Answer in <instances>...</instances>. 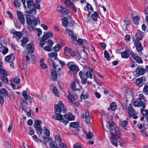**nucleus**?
<instances>
[{
    "label": "nucleus",
    "mask_w": 148,
    "mask_h": 148,
    "mask_svg": "<svg viewBox=\"0 0 148 148\" xmlns=\"http://www.w3.org/2000/svg\"><path fill=\"white\" fill-rule=\"evenodd\" d=\"M79 75L81 78V82L82 84H85L87 83H88V84H89V82L87 81V79L86 77H84V74L82 71H80L79 72Z\"/></svg>",
    "instance_id": "nucleus-9"
},
{
    "label": "nucleus",
    "mask_w": 148,
    "mask_h": 148,
    "mask_svg": "<svg viewBox=\"0 0 148 148\" xmlns=\"http://www.w3.org/2000/svg\"><path fill=\"white\" fill-rule=\"evenodd\" d=\"M27 7L29 9H31L33 7L34 5V1H33L28 0L27 1Z\"/></svg>",
    "instance_id": "nucleus-29"
},
{
    "label": "nucleus",
    "mask_w": 148,
    "mask_h": 148,
    "mask_svg": "<svg viewBox=\"0 0 148 148\" xmlns=\"http://www.w3.org/2000/svg\"><path fill=\"white\" fill-rule=\"evenodd\" d=\"M61 48V45L60 44H57L54 47L53 49L55 52H56L59 51Z\"/></svg>",
    "instance_id": "nucleus-41"
},
{
    "label": "nucleus",
    "mask_w": 148,
    "mask_h": 148,
    "mask_svg": "<svg viewBox=\"0 0 148 148\" xmlns=\"http://www.w3.org/2000/svg\"><path fill=\"white\" fill-rule=\"evenodd\" d=\"M135 36L136 38L135 40L138 41L141 40L144 37V33L142 32H138L135 34Z\"/></svg>",
    "instance_id": "nucleus-14"
},
{
    "label": "nucleus",
    "mask_w": 148,
    "mask_h": 148,
    "mask_svg": "<svg viewBox=\"0 0 148 148\" xmlns=\"http://www.w3.org/2000/svg\"><path fill=\"white\" fill-rule=\"evenodd\" d=\"M93 136V134L92 132H89L87 134L86 138L87 139H90L92 138Z\"/></svg>",
    "instance_id": "nucleus-49"
},
{
    "label": "nucleus",
    "mask_w": 148,
    "mask_h": 148,
    "mask_svg": "<svg viewBox=\"0 0 148 148\" xmlns=\"http://www.w3.org/2000/svg\"><path fill=\"white\" fill-rule=\"evenodd\" d=\"M54 70H52L51 71V73L52 77L54 79H56L57 77V73Z\"/></svg>",
    "instance_id": "nucleus-37"
},
{
    "label": "nucleus",
    "mask_w": 148,
    "mask_h": 148,
    "mask_svg": "<svg viewBox=\"0 0 148 148\" xmlns=\"http://www.w3.org/2000/svg\"><path fill=\"white\" fill-rule=\"evenodd\" d=\"M51 46H46L44 47V49L45 51H47L49 52L51 51Z\"/></svg>",
    "instance_id": "nucleus-57"
},
{
    "label": "nucleus",
    "mask_w": 148,
    "mask_h": 148,
    "mask_svg": "<svg viewBox=\"0 0 148 148\" xmlns=\"http://www.w3.org/2000/svg\"><path fill=\"white\" fill-rule=\"evenodd\" d=\"M114 131L116 136L118 138L120 137L121 136V131L119 130V128L118 127H116L114 129Z\"/></svg>",
    "instance_id": "nucleus-25"
},
{
    "label": "nucleus",
    "mask_w": 148,
    "mask_h": 148,
    "mask_svg": "<svg viewBox=\"0 0 148 148\" xmlns=\"http://www.w3.org/2000/svg\"><path fill=\"white\" fill-rule=\"evenodd\" d=\"M92 19L95 21H97V18L99 17L98 12L97 11H95L93 14L91 16Z\"/></svg>",
    "instance_id": "nucleus-19"
},
{
    "label": "nucleus",
    "mask_w": 148,
    "mask_h": 148,
    "mask_svg": "<svg viewBox=\"0 0 148 148\" xmlns=\"http://www.w3.org/2000/svg\"><path fill=\"white\" fill-rule=\"evenodd\" d=\"M69 69V71L74 73H77L79 71V69L77 66L72 62H69L67 64Z\"/></svg>",
    "instance_id": "nucleus-4"
},
{
    "label": "nucleus",
    "mask_w": 148,
    "mask_h": 148,
    "mask_svg": "<svg viewBox=\"0 0 148 148\" xmlns=\"http://www.w3.org/2000/svg\"><path fill=\"white\" fill-rule=\"evenodd\" d=\"M78 123L76 122H73L70 123V126L73 128H76L78 125Z\"/></svg>",
    "instance_id": "nucleus-43"
},
{
    "label": "nucleus",
    "mask_w": 148,
    "mask_h": 148,
    "mask_svg": "<svg viewBox=\"0 0 148 148\" xmlns=\"http://www.w3.org/2000/svg\"><path fill=\"white\" fill-rule=\"evenodd\" d=\"M49 145L51 148H55L57 146V144L56 142L53 140H51L49 142Z\"/></svg>",
    "instance_id": "nucleus-30"
},
{
    "label": "nucleus",
    "mask_w": 148,
    "mask_h": 148,
    "mask_svg": "<svg viewBox=\"0 0 148 148\" xmlns=\"http://www.w3.org/2000/svg\"><path fill=\"white\" fill-rule=\"evenodd\" d=\"M47 40L46 38L44 37V36H42L41 38V40L40 42V45L42 48L43 47L45 44L46 42V40Z\"/></svg>",
    "instance_id": "nucleus-24"
},
{
    "label": "nucleus",
    "mask_w": 148,
    "mask_h": 148,
    "mask_svg": "<svg viewBox=\"0 0 148 148\" xmlns=\"http://www.w3.org/2000/svg\"><path fill=\"white\" fill-rule=\"evenodd\" d=\"M63 119L62 115L60 114H57V115L56 116L55 120H62Z\"/></svg>",
    "instance_id": "nucleus-50"
},
{
    "label": "nucleus",
    "mask_w": 148,
    "mask_h": 148,
    "mask_svg": "<svg viewBox=\"0 0 148 148\" xmlns=\"http://www.w3.org/2000/svg\"><path fill=\"white\" fill-rule=\"evenodd\" d=\"M146 69L141 66H138L135 70V72L138 75H143L146 72Z\"/></svg>",
    "instance_id": "nucleus-11"
},
{
    "label": "nucleus",
    "mask_w": 148,
    "mask_h": 148,
    "mask_svg": "<svg viewBox=\"0 0 148 148\" xmlns=\"http://www.w3.org/2000/svg\"><path fill=\"white\" fill-rule=\"evenodd\" d=\"M35 128L36 129V132L38 134L40 135L42 134V130L41 127H39Z\"/></svg>",
    "instance_id": "nucleus-39"
},
{
    "label": "nucleus",
    "mask_w": 148,
    "mask_h": 148,
    "mask_svg": "<svg viewBox=\"0 0 148 148\" xmlns=\"http://www.w3.org/2000/svg\"><path fill=\"white\" fill-rule=\"evenodd\" d=\"M71 87L72 90L73 91H75L77 90L75 82H73L71 83Z\"/></svg>",
    "instance_id": "nucleus-46"
},
{
    "label": "nucleus",
    "mask_w": 148,
    "mask_h": 148,
    "mask_svg": "<svg viewBox=\"0 0 148 148\" xmlns=\"http://www.w3.org/2000/svg\"><path fill=\"white\" fill-rule=\"evenodd\" d=\"M146 78L144 77H142L136 79V83L137 86L141 87L145 84Z\"/></svg>",
    "instance_id": "nucleus-7"
},
{
    "label": "nucleus",
    "mask_w": 148,
    "mask_h": 148,
    "mask_svg": "<svg viewBox=\"0 0 148 148\" xmlns=\"http://www.w3.org/2000/svg\"><path fill=\"white\" fill-rule=\"evenodd\" d=\"M104 57L106 58L107 60L108 61H109L110 60V55L107 51L106 50H105L104 51Z\"/></svg>",
    "instance_id": "nucleus-38"
},
{
    "label": "nucleus",
    "mask_w": 148,
    "mask_h": 148,
    "mask_svg": "<svg viewBox=\"0 0 148 148\" xmlns=\"http://www.w3.org/2000/svg\"><path fill=\"white\" fill-rule=\"evenodd\" d=\"M17 15L20 24H23L25 22V18L22 12L18 11L17 12Z\"/></svg>",
    "instance_id": "nucleus-10"
},
{
    "label": "nucleus",
    "mask_w": 148,
    "mask_h": 148,
    "mask_svg": "<svg viewBox=\"0 0 148 148\" xmlns=\"http://www.w3.org/2000/svg\"><path fill=\"white\" fill-rule=\"evenodd\" d=\"M128 112L129 117L131 118L134 114H137L138 113L134 110L132 106H130L128 108Z\"/></svg>",
    "instance_id": "nucleus-13"
},
{
    "label": "nucleus",
    "mask_w": 148,
    "mask_h": 148,
    "mask_svg": "<svg viewBox=\"0 0 148 148\" xmlns=\"http://www.w3.org/2000/svg\"><path fill=\"white\" fill-rule=\"evenodd\" d=\"M68 97L69 101L71 102H72L73 101L75 100V99L74 98L73 96H72L71 94L70 93L68 94Z\"/></svg>",
    "instance_id": "nucleus-44"
},
{
    "label": "nucleus",
    "mask_w": 148,
    "mask_h": 148,
    "mask_svg": "<svg viewBox=\"0 0 148 148\" xmlns=\"http://www.w3.org/2000/svg\"><path fill=\"white\" fill-rule=\"evenodd\" d=\"M13 4L14 7L16 8L19 7L20 6V1L19 0H14Z\"/></svg>",
    "instance_id": "nucleus-33"
},
{
    "label": "nucleus",
    "mask_w": 148,
    "mask_h": 148,
    "mask_svg": "<svg viewBox=\"0 0 148 148\" xmlns=\"http://www.w3.org/2000/svg\"><path fill=\"white\" fill-rule=\"evenodd\" d=\"M134 45L137 51L141 55H143L142 51L143 50V48L141 43L138 41L135 40L134 38L133 39Z\"/></svg>",
    "instance_id": "nucleus-5"
},
{
    "label": "nucleus",
    "mask_w": 148,
    "mask_h": 148,
    "mask_svg": "<svg viewBox=\"0 0 148 148\" xmlns=\"http://www.w3.org/2000/svg\"><path fill=\"white\" fill-rule=\"evenodd\" d=\"M54 108L55 110V113L57 114H60L62 109L59 107V106H58V105H56L55 106Z\"/></svg>",
    "instance_id": "nucleus-23"
},
{
    "label": "nucleus",
    "mask_w": 148,
    "mask_h": 148,
    "mask_svg": "<svg viewBox=\"0 0 148 148\" xmlns=\"http://www.w3.org/2000/svg\"><path fill=\"white\" fill-rule=\"evenodd\" d=\"M110 123L109 122H108L106 125V127L105 128L103 127L104 130L106 132H109L110 131Z\"/></svg>",
    "instance_id": "nucleus-47"
},
{
    "label": "nucleus",
    "mask_w": 148,
    "mask_h": 148,
    "mask_svg": "<svg viewBox=\"0 0 148 148\" xmlns=\"http://www.w3.org/2000/svg\"><path fill=\"white\" fill-rule=\"evenodd\" d=\"M125 40L126 41H129L130 39V35H126L125 37Z\"/></svg>",
    "instance_id": "nucleus-64"
},
{
    "label": "nucleus",
    "mask_w": 148,
    "mask_h": 148,
    "mask_svg": "<svg viewBox=\"0 0 148 148\" xmlns=\"http://www.w3.org/2000/svg\"><path fill=\"white\" fill-rule=\"evenodd\" d=\"M120 53L121 57L123 58H128L130 55L132 57H133L134 56V53L132 51L129 49H127L124 51L121 52Z\"/></svg>",
    "instance_id": "nucleus-6"
},
{
    "label": "nucleus",
    "mask_w": 148,
    "mask_h": 148,
    "mask_svg": "<svg viewBox=\"0 0 148 148\" xmlns=\"http://www.w3.org/2000/svg\"><path fill=\"white\" fill-rule=\"evenodd\" d=\"M34 131L33 128L31 127L29 128V134L30 135H32L34 134Z\"/></svg>",
    "instance_id": "nucleus-56"
},
{
    "label": "nucleus",
    "mask_w": 148,
    "mask_h": 148,
    "mask_svg": "<svg viewBox=\"0 0 148 148\" xmlns=\"http://www.w3.org/2000/svg\"><path fill=\"white\" fill-rule=\"evenodd\" d=\"M143 92L145 95H148V86L147 85L145 86L143 89Z\"/></svg>",
    "instance_id": "nucleus-40"
},
{
    "label": "nucleus",
    "mask_w": 148,
    "mask_h": 148,
    "mask_svg": "<svg viewBox=\"0 0 148 148\" xmlns=\"http://www.w3.org/2000/svg\"><path fill=\"white\" fill-rule=\"evenodd\" d=\"M20 79L18 77H16L13 79V82L14 83L18 84L20 82Z\"/></svg>",
    "instance_id": "nucleus-48"
},
{
    "label": "nucleus",
    "mask_w": 148,
    "mask_h": 148,
    "mask_svg": "<svg viewBox=\"0 0 148 148\" xmlns=\"http://www.w3.org/2000/svg\"><path fill=\"white\" fill-rule=\"evenodd\" d=\"M65 30L66 32H67L68 33L69 35L71 36H73V32L71 30H69V28H66Z\"/></svg>",
    "instance_id": "nucleus-52"
},
{
    "label": "nucleus",
    "mask_w": 148,
    "mask_h": 148,
    "mask_svg": "<svg viewBox=\"0 0 148 148\" xmlns=\"http://www.w3.org/2000/svg\"><path fill=\"white\" fill-rule=\"evenodd\" d=\"M110 142L112 144L116 147H117L118 146V140L116 137H112L110 138Z\"/></svg>",
    "instance_id": "nucleus-17"
},
{
    "label": "nucleus",
    "mask_w": 148,
    "mask_h": 148,
    "mask_svg": "<svg viewBox=\"0 0 148 148\" xmlns=\"http://www.w3.org/2000/svg\"><path fill=\"white\" fill-rule=\"evenodd\" d=\"M65 125H66L69 123V121L67 119H64V118L62 119L61 121Z\"/></svg>",
    "instance_id": "nucleus-59"
},
{
    "label": "nucleus",
    "mask_w": 148,
    "mask_h": 148,
    "mask_svg": "<svg viewBox=\"0 0 148 148\" xmlns=\"http://www.w3.org/2000/svg\"><path fill=\"white\" fill-rule=\"evenodd\" d=\"M44 133L47 136H49L50 135V132L49 130L47 129H45L44 130Z\"/></svg>",
    "instance_id": "nucleus-63"
},
{
    "label": "nucleus",
    "mask_w": 148,
    "mask_h": 148,
    "mask_svg": "<svg viewBox=\"0 0 148 148\" xmlns=\"http://www.w3.org/2000/svg\"><path fill=\"white\" fill-rule=\"evenodd\" d=\"M0 72L3 76H7L9 75L7 71L3 68H0Z\"/></svg>",
    "instance_id": "nucleus-34"
},
{
    "label": "nucleus",
    "mask_w": 148,
    "mask_h": 148,
    "mask_svg": "<svg viewBox=\"0 0 148 148\" xmlns=\"http://www.w3.org/2000/svg\"><path fill=\"white\" fill-rule=\"evenodd\" d=\"M33 7L32 9L30 10L29 12L25 11V12L27 14H25V15L26 18V22L27 25L29 26V28L31 31L34 30V26H36L38 24H40V19L38 17L35 18L32 16L31 17L33 18L32 19L30 18L31 14L32 13L36 14V9H39L40 8V5L38 3H34Z\"/></svg>",
    "instance_id": "nucleus-1"
},
{
    "label": "nucleus",
    "mask_w": 148,
    "mask_h": 148,
    "mask_svg": "<svg viewBox=\"0 0 148 148\" xmlns=\"http://www.w3.org/2000/svg\"><path fill=\"white\" fill-rule=\"evenodd\" d=\"M64 53L66 56L70 55L73 57L75 56V52L70 48H69L68 47H65L64 48Z\"/></svg>",
    "instance_id": "nucleus-8"
},
{
    "label": "nucleus",
    "mask_w": 148,
    "mask_h": 148,
    "mask_svg": "<svg viewBox=\"0 0 148 148\" xmlns=\"http://www.w3.org/2000/svg\"><path fill=\"white\" fill-rule=\"evenodd\" d=\"M140 17L137 16L134 17L133 18V21L134 23L136 24H138L139 23V21L140 19Z\"/></svg>",
    "instance_id": "nucleus-32"
},
{
    "label": "nucleus",
    "mask_w": 148,
    "mask_h": 148,
    "mask_svg": "<svg viewBox=\"0 0 148 148\" xmlns=\"http://www.w3.org/2000/svg\"><path fill=\"white\" fill-rule=\"evenodd\" d=\"M116 103L113 102L110 105V106L108 108V110H111L113 111L115 110L116 109Z\"/></svg>",
    "instance_id": "nucleus-21"
},
{
    "label": "nucleus",
    "mask_w": 148,
    "mask_h": 148,
    "mask_svg": "<svg viewBox=\"0 0 148 148\" xmlns=\"http://www.w3.org/2000/svg\"><path fill=\"white\" fill-rule=\"evenodd\" d=\"M14 54L13 53H12L10 55L7 56L5 58V60L7 61H8L10 60H11L12 61H14L15 59L14 57L13 56Z\"/></svg>",
    "instance_id": "nucleus-22"
},
{
    "label": "nucleus",
    "mask_w": 148,
    "mask_h": 148,
    "mask_svg": "<svg viewBox=\"0 0 148 148\" xmlns=\"http://www.w3.org/2000/svg\"><path fill=\"white\" fill-rule=\"evenodd\" d=\"M85 76V75L87 78H92V75L90 71H87L84 74Z\"/></svg>",
    "instance_id": "nucleus-45"
},
{
    "label": "nucleus",
    "mask_w": 148,
    "mask_h": 148,
    "mask_svg": "<svg viewBox=\"0 0 148 148\" xmlns=\"http://www.w3.org/2000/svg\"><path fill=\"white\" fill-rule=\"evenodd\" d=\"M63 117L64 119H67L69 121L73 120L75 119L74 116L70 114H65L64 115Z\"/></svg>",
    "instance_id": "nucleus-15"
},
{
    "label": "nucleus",
    "mask_w": 148,
    "mask_h": 148,
    "mask_svg": "<svg viewBox=\"0 0 148 148\" xmlns=\"http://www.w3.org/2000/svg\"><path fill=\"white\" fill-rule=\"evenodd\" d=\"M85 121L87 124H89L90 123V120L89 118V114L88 111L86 110L85 111Z\"/></svg>",
    "instance_id": "nucleus-18"
},
{
    "label": "nucleus",
    "mask_w": 148,
    "mask_h": 148,
    "mask_svg": "<svg viewBox=\"0 0 148 148\" xmlns=\"http://www.w3.org/2000/svg\"><path fill=\"white\" fill-rule=\"evenodd\" d=\"M41 123L40 121L39 120H36L34 121V128L41 127L40 125V124Z\"/></svg>",
    "instance_id": "nucleus-31"
},
{
    "label": "nucleus",
    "mask_w": 148,
    "mask_h": 148,
    "mask_svg": "<svg viewBox=\"0 0 148 148\" xmlns=\"http://www.w3.org/2000/svg\"><path fill=\"white\" fill-rule=\"evenodd\" d=\"M44 36V37L47 39L48 38H51L52 37L53 34L52 32H47L46 34H45L43 36Z\"/></svg>",
    "instance_id": "nucleus-36"
},
{
    "label": "nucleus",
    "mask_w": 148,
    "mask_h": 148,
    "mask_svg": "<svg viewBox=\"0 0 148 148\" xmlns=\"http://www.w3.org/2000/svg\"><path fill=\"white\" fill-rule=\"evenodd\" d=\"M40 65L42 68L43 69H45L47 68V66L45 65L43 62H40Z\"/></svg>",
    "instance_id": "nucleus-58"
},
{
    "label": "nucleus",
    "mask_w": 148,
    "mask_h": 148,
    "mask_svg": "<svg viewBox=\"0 0 148 148\" xmlns=\"http://www.w3.org/2000/svg\"><path fill=\"white\" fill-rule=\"evenodd\" d=\"M86 6L88 9L93 11V8L88 3H87Z\"/></svg>",
    "instance_id": "nucleus-61"
},
{
    "label": "nucleus",
    "mask_w": 148,
    "mask_h": 148,
    "mask_svg": "<svg viewBox=\"0 0 148 148\" xmlns=\"http://www.w3.org/2000/svg\"><path fill=\"white\" fill-rule=\"evenodd\" d=\"M81 56L85 60L88 59V53L87 52H85L84 51L81 53Z\"/></svg>",
    "instance_id": "nucleus-35"
},
{
    "label": "nucleus",
    "mask_w": 148,
    "mask_h": 148,
    "mask_svg": "<svg viewBox=\"0 0 148 148\" xmlns=\"http://www.w3.org/2000/svg\"><path fill=\"white\" fill-rule=\"evenodd\" d=\"M52 91L55 95L59 97V92L58 89L55 86L53 85L52 86Z\"/></svg>",
    "instance_id": "nucleus-26"
},
{
    "label": "nucleus",
    "mask_w": 148,
    "mask_h": 148,
    "mask_svg": "<svg viewBox=\"0 0 148 148\" xmlns=\"http://www.w3.org/2000/svg\"><path fill=\"white\" fill-rule=\"evenodd\" d=\"M59 145L62 148H68L66 145L63 143L60 142L59 143Z\"/></svg>",
    "instance_id": "nucleus-62"
},
{
    "label": "nucleus",
    "mask_w": 148,
    "mask_h": 148,
    "mask_svg": "<svg viewBox=\"0 0 148 148\" xmlns=\"http://www.w3.org/2000/svg\"><path fill=\"white\" fill-rule=\"evenodd\" d=\"M4 49L2 52V53L3 55H5L7 53L8 51V49L7 47H4Z\"/></svg>",
    "instance_id": "nucleus-54"
},
{
    "label": "nucleus",
    "mask_w": 148,
    "mask_h": 148,
    "mask_svg": "<svg viewBox=\"0 0 148 148\" xmlns=\"http://www.w3.org/2000/svg\"><path fill=\"white\" fill-rule=\"evenodd\" d=\"M26 49L28 53H32L34 52V50L32 44H27L26 47Z\"/></svg>",
    "instance_id": "nucleus-20"
},
{
    "label": "nucleus",
    "mask_w": 148,
    "mask_h": 148,
    "mask_svg": "<svg viewBox=\"0 0 148 148\" xmlns=\"http://www.w3.org/2000/svg\"><path fill=\"white\" fill-rule=\"evenodd\" d=\"M28 38H23L22 40H21L22 43L23 44H26L28 42Z\"/></svg>",
    "instance_id": "nucleus-55"
},
{
    "label": "nucleus",
    "mask_w": 148,
    "mask_h": 148,
    "mask_svg": "<svg viewBox=\"0 0 148 148\" xmlns=\"http://www.w3.org/2000/svg\"><path fill=\"white\" fill-rule=\"evenodd\" d=\"M59 8L60 9H58L57 10L58 11V12L60 14H67L70 11L69 9H66L62 5L60 6Z\"/></svg>",
    "instance_id": "nucleus-12"
},
{
    "label": "nucleus",
    "mask_w": 148,
    "mask_h": 148,
    "mask_svg": "<svg viewBox=\"0 0 148 148\" xmlns=\"http://www.w3.org/2000/svg\"><path fill=\"white\" fill-rule=\"evenodd\" d=\"M132 57L138 63H142L143 62V61L141 58L139 56H135V55L134 53V57Z\"/></svg>",
    "instance_id": "nucleus-27"
},
{
    "label": "nucleus",
    "mask_w": 148,
    "mask_h": 148,
    "mask_svg": "<svg viewBox=\"0 0 148 148\" xmlns=\"http://www.w3.org/2000/svg\"><path fill=\"white\" fill-rule=\"evenodd\" d=\"M48 62L51 66L53 69H55L59 73L60 72L61 70L60 68L58 67L59 63L62 66V68L65 65L64 62L62 61H60L56 58H55L53 61L51 59H48Z\"/></svg>",
    "instance_id": "nucleus-3"
},
{
    "label": "nucleus",
    "mask_w": 148,
    "mask_h": 148,
    "mask_svg": "<svg viewBox=\"0 0 148 148\" xmlns=\"http://www.w3.org/2000/svg\"><path fill=\"white\" fill-rule=\"evenodd\" d=\"M57 55V53L56 52H54L50 53L48 54V56L49 57L51 58L54 57H56Z\"/></svg>",
    "instance_id": "nucleus-53"
},
{
    "label": "nucleus",
    "mask_w": 148,
    "mask_h": 148,
    "mask_svg": "<svg viewBox=\"0 0 148 148\" xmlns=\"http://www.w3.org/2000/svg\"><path fill=\"white\" fill-rule=\"evenodd\" d=\"M147 101V99L145 98L143 94H141L139 95V97L137 99V100L134 101L133 103L135 106L142 107L143 108H140L141 113L143 116H147L148 115V110L144 108H145L146 104L145 103Z\"/></svg>",
    "instance_id": "nucleus-2"
},
{
    "label": "nucleus",
    "mask_w": 148,
    "mask_h": 148,
    "mask_svg": "<svg viewBox=\"0 0 148 148\" xmlns=\"http://www.w3.org/2000/svg\"><path fill=\"white\" fill-rule=\"evenodd\" d=\"M62 24L65 27H66L68 23V21L67 19H66L65 18H63L62 19Z\"/></svg>",
    "instance_id": "nucleus-42"
},
{
    "label": "nucleus",
    "mask_w": 148,
    "mask_h": 148,
    "mask_svg": "<svg viewBox=\"0 0 148 148\" xmlns=\"http://www.w3.org/2000/svg\"><path fill=\"white\" fill-rule=\"evenodd\" d=\"M11 33L14 35L13 37L16 36L18 38V39H20L22 36V34L21 32H17L14 30H12Z\"/></svg>",
    "instance_id": "nucleus-16"
},
{
    "label": "nucleus",
    "mask_w": 148,
    "mask_h": 148,
    "mask_svg": "<svg viewBox=\"0 0 148 148\" xmlns=\"http://www.w3.org/2000/svg\"><path fill=\"white\" fill-rule=\"evenodd\" d=\"M55 138L56 140L58 141L60 143L62 141L61 139L60 138V137L59 136L56 135L55 136Z\"/></svg>",
    "instance_id": "nucleus-60"
},
{
    "label": "nucleus",
    "mask_w": 148,
    "mask_h": 148,
    "mask_svg": "<svg viewBox=\"0 0 148 148\" xmlns=\"http://www.w3.org/2000/svg\"><path fill=\"white\" fill-rule=\"evenodd\" d=\"M0 94L2 96H7L8 95V92L5 89L3 88L1 90H0Z\"/></svg>",
    "instance_id": "nucleus-28"
},
{
    "label": "nucleus",
    "mask_w": 148,
    "mask_h": 148,
    "mask_svg": "<svg viewBox=\"0 0 148 148\" xmlns=\"http://www.w3.org/2000/svg\"><path fill=\"white\" fill-rule=\"evenodd\" d=\"M7 76H3L1 78V80L4 83H7L8 82Z\"/></svg>",
    "instance_id": "nucleus-51"
}]
</instances>
